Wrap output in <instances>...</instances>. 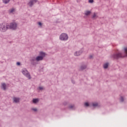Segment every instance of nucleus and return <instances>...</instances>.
Wrapping results in <instances>:
<instances>
[{
    "label": "nucleus",
    "instance_id": "f8f14e48",
    "mask_svg": "<svg viewBox=\"0 0 127 127\" xmlns=\"http://www.w3.org/2000/svg\"><path fill=\"white\" fill-rule=\"evenodd\" d=\"M103 67L104 69H107V68L109 67V64L108 63L105 64L103 65Z\"/></svg>",
    "mask_w": 127,
    "mask_h": 127
},
{
    "label": "nucleus",
    "instance_id": "f3484780",
    "mask_svg": "<svg viewBox=\"0 0 127 127\" xmlns=\"http://www.w3.org/2000/svg\"><path fill=\"white\" fill-rule=\"evenodd\" d=\"M38 102V99H33V103H34L36 104V103H37Z\"/></svg>",
    "mask_w": 127,
    "mask_h": 127
},
{
    "label": "nucleus",
    "instance_id": "5701e85b",
    "mask_svg": "<svg viewBox=\"0 0 127 127\" xmlns=\"http://www.w3.org/2000/svg\"><path fill=\"white\" fill-rule=\"evenodd\" d=\"M89 2H90L91 3L94 2V0H89Z\"/></svg>",
    "mask_w": 127,
    "mask_h": 127
},
{
    "label": "nucleus",
    "instance_id": "412c9836",
    "mask_svg": "<svg viewBox=\"0 0 127 127\" xmlns=\"http://www.w3.org/2000/svg\"><path fill=\"white\" fill-rule=\"evenodd\" d=\"M120 101H121V102H124V97H123V96L121 97Z\"/></svg>",
    "mask_w": 127,
    "mask_h": 127
},
{
    "label": "nucleus",
    "instance_id": "a878e982",
    "mask_svg": "<svg viewBox=\"0 0 127 127\" xmlns=\"http://www.w3.org/2000/svg\"><path fill=\"white\" fill-rule=\"evenodd\" d=\"M32 110L33 111H34V112H36V111H37V109H36V108H33Z\"/></svg>",
    "mask_w": 127,
    "mask_h": 127
},
{
    "label": "nucleus",
    "instance_id": "aec40b11",
    "mask_svg": "<svg viewBox=\"0 0 127 127\" xmlns=\"http://www.w3.org/2000/svg\"><path fill=\"white\" fill-rule=\"evenodd\" d=\"M14 11V8H12V9L9 10V12H10V13L13 12Z\"/></svg>",
    "mask_w": 127,
    "mask_h": 127
},
{
    "label": "nucleus",
    "instance_id": "dca6fc26",
    "mask_svg": "<svg viewBox=\"0 0 127 127\" xmlns=\"http://www.w3.org/2000/svg\"><path fill=\"white\" fill-rule=\"evenodd\" d=\"M2 1L3 3L6 4V3H8V2L10 1V0H2Z\"/></svg>",
    "mask_w": 127,
    "mask_h": 127
},
{
    "label": "nucleus",
    "instance_id": "7ed1b4c3",
    "mask_svg": "<svg viewBox=\"0 0 127 127\" xmlns=\"http://www.w3.org/2000/svg\"><path fill=\"white\" fill-rule=\"evenodd\" d=\"M21 72L25 76V77H27L29 79H31V76H30V74L28 72V71L26 68H23L21 70Z\"/></svg>",
    "mask_w": 127,
    "mask_h": 127
},
{
    "label": "nucleus",
    "instance_id": "c756f323",
    "mask_svg": "<svg viewBox=\"0 0 127 127\" xmlns=\"http://www.w3.org/2000/svg\"><path fill=\"white\" fill-rule=\"evenodd\" d=\"M72 83L74 84V82L72 81Z\"/></svg>",
    "mask_w": 127,
    "mask_h": 127
},
{
    "label": "nucleus",
    "instance_id": "f03ea898",
    "mask_svg": "<svg viewBox=\"0 0 127 127\" xmlns=\"http://www.w3.org/2000/svg\"><path fill=\"white\" fill-rule=\"evenodd\" d=\"M7 29H9L8 24L4 23L0 24V31H1V32H5Z\"/></svg>",
    "mask_w": 127,
    "mask_h": 127
},
{
    "label": "nucleus",
    "instance_id": "423d86ee",
    "mask_svg": "<svg viewBox=\"0 0 127 127\" xmlns=\"http://www.w3.org/2000/svg\"><path fill=\"white\" fill-rule=\"evenodd\" d=\"M37 2V0H30L28 4L31 7L34 3Z\"/></svg>",
    "mask_w": 127,
    "mask_h": 127
},
{
    "label": "nucleus",
    "instance_id": "0eeeda50",
    "mask_svg": "<svg viewBox=\"0 0 127 127\" xmlns=\"http://www.w3.org/2000/svg\"><path fill=\"white\" fill-rule=\"evenodd\" d=\"M1 85V88L3 89L4 91H5V90H6V84L4 83H2Z\"/></svg>",
    "mask_w": 127,
    "mask_h": 127
},
{
    "label": "nucleus",
    "instance_id": "9b49d317",
    "mask_svg": "<svg viewBox=\"0 0 127 127\" xmlns=\"http://www.w3.org/2000/svg\"><path fill=\"white\" fill-rule=\"evenodd\" d=\"M91 12L90 11H86L85 12V15L86 16L90 15L91 14Z\"/></svg>",
    "mask_w": 127,
    "mask_h": 127
},
{
    "label": "nucleus",
    "instance_id": "b1692460",
    "mask_svg": "<svg viewBox=\"0 0 127 127\" xmlns=\"http://www.w3.org/2000/svg\"><path fill=\"white\" fill-rule=\"evenodd\" d=\"M73 107H74V105H70L69 107V109H73Z\"/></svg>",
    "mask_w": 127,
    "mask_h": 127
},
{
    "label": "nucleus",
    "instance_id": "4468645a",
    "mask_svg": "<svg viewBox=\"0 0 127 127\" xmlns=\"http://www.w3.org/2000/svg\"><path fill=\"white\" fill-rule=\"evenodd\" d=\"M35 60H36V58H32L31 59V62H32V64H33V65H35V64H34L33 63V62L35 61Z\"/></svg>",
    "mask_w": 127,
    "mask_h": 127
},
{
    "label": "nucleus",
    "instance_id": "6ab92c4d",
    "mask_svg": "<svg viewBox=\"0 0 127 127\" xmlns=\"http://www.w3.org/2000/svg\"><path fill=\"white\" fill-rule=\"evenodd\" d=\"M93 107H98V103H95L92 104Z\"/></svg>",
    "mask_w": 127,
    "mask_h": 127
},
{
    "label": "nucleus",
    "instance_id": "20e7f679",
    "mask_svg": "<svg viewBox=\"0 0 127 127\" xmlns=\"http://www.w3.org/2000/svg\"><path fill=\"white\" fill-rule=\"evenodd\" d=\"M17 27V24L15 22H13L10 23L8 25L9 29H13V30H15Z\"/></svg>",
    "mask_w": 127,
    "mask_h": 127
},
{
    "label": "nucleus",
    "instance_id": "a211bd4d",
    "mask_svg": "<svg viewBox=\"0 0 127 127\" xmlns=\"http://www.w3.org/2000/svg\"><path fill=\"white\" fill-rule=\"evenodd\" d=\"M96 17H98L97 14L96 13H94L92 18H96Z\"/></svg>",
    "mask_w": 127,
    "mask_h": 127
},
{
    "label": "nucleus",
    "instance_id": "9d476101",
    "mask_svg": "<svg viewBox=\"0 0 127 127\" xmlns=\"http://www.w3.org/2000/svg\"><path fill=\"white\" fill-rule=\"evenodd\" d=\"M82 54V52L79 51V52H76V53L74 54L75 56H79V55H81Z\"/></svg>",
    "mask_w": 127,
    "mask_h": 127
},
{
    "label": "nucleus",
    "instance_id": "1a4fd4ad",
    "mask_svg": "<svg viewBox=\"0 0 127 127\" xmlns=\"http://www.w3.org/2000/svg\"><path fill=\"white\" fill-rule=\"evenodd\" d=\"M13 101L14 103H19V98H16V97H14L13 98Z\"/></svg>",
    "mask_w": 127,
    "mask_h": 127
},
{
    "label": "nucleus",
    "instance_id": "4be33fe9",
    "mask_svg": "<svg viewBox=\"0 0 127 127\" xmlns=\"http://www.w3.org/2000/svg\"><path fill=\"white\" fill-rule=\"evenodd\" d=\"M84 105L85 106V107H89V103L88 102H86L84 104Z\"/></svg>",
    "mask_w": 127,
    "mask_h": 127
},
{
    "label": "nucleus",
    "instance_id": "bb28decb",
    "mask_svg": "<svg viewBox=\"0 0 127 127\" xmlns=\"http://www.w3.org/2000/svg\"><path fill=\"white\" fill-rule=\"evenodd\" d=\"M39 90H43V87H39Z\"/></svg>",
    "mask_w": 127,
    "mask_h": 127
},
{
    "label": "nucleus",
    "instance_id": "c85d7f7f",
    "mask_svg": "<svg viewBox=\"0 0 127 127\" xmlns=\"http://www.w3.org/2000/svg\"><path fill=\"white\" fill-rule=\"evenodd\" d=\"M89 58H90V59H92V58H93V56H92V55L90 56Z\"/></svg>",
    "mask_w": 127,
    "mask_h": 127
},
{
    "label": "nucleus",
    "instance_id": "6e6552de",
    "mask_svg": "<svg viewBox=\"0 0 127 127\" xmlns=\"http://www.w3.org/2000/svg\"><path fill=\"white\" fill-rule=\"evenodd\" d=\"M43 60V57L38 56L36 58V61H41Z\"/></svg>",
    "mask_w": 127,
    "mask_h": 127
},
{
    "label": "nucleus",
    "instance_id": "393cba45",
    "mask_svg": "<svg viewBox=\"0 0 127 127\" xmlns=\"http://www.w3.org/2000/svg\"><path fill=\"white\" fill-rule=\"evenodd\" d=\"M38 25H40V26H41V25H42V23H41V22H38Z\"/></svg>",
    "mask_w": 127,
    "mask_h": 127
},
{
    "label": "nucleus",
    "instance_id": "f257e3e1",
    "mask_svg": "<svg viewBox=\"0 0 127 127\" xmlns=\"http://www.w3.org/2000/svg\"><path fill=\"white\" fill-rule=\"evenodd\" d=\"M125 52L126 55H123L122 53L119 52L117 53L116 54H114L112 57L114 59H119V58H124V57H126L127 56V48H125Z\"/></svg>",
    "mask_w": 127,
    "mask_h": 127
},
{
    "label": "nucleus",
    "instance_id": "2eb2a0df",
    "mask_svg": "<svg viewBox=\"0 0 127 127\" xmlns=\"http://www.w3.org/2000/svg\"><path fill=\"white\" fill-rule=\"evenodd\" d=\"M87 68V65H82L80 67V69L81 70H84L85 69H86Z\"/></svg>",
    "mask_w": 127,
    "mask_h": 127
},
{
    "label": "nucleus",
    "instance_id": "39448f33",
    "mask_svg": "<svg viewBox=\"0 0 127 127\" xmlns=\"http://www.w3.org/2000/svg\"><path fill=\"white\" fill-rule=\"evenodd\" d=\"M60 39L61 40H67L68 39V35L66 33H62L60 36Z\"/></svg>",
    "mask_w": 127,
    "mask_h": 127
},
{
    "label": "nucleus",
    "instance_id": "cd10ccee",
    "mask_svg": "<svg viewBox=\"0 0 127 127\" xmlns=\"http://www.w3.org/2000/svg\"><path fill=\"white\" fill-rule=\"evenodd\" d=\"M17 65H18V66H19V65H20V63L17 62Z\"/></svg>",
    "mask_w": 127,
    "mask_h": 127
},
{
    "label": "nucleus",
    "instance_id": "ddd939ff",
    "mask_svg": "<svg viewBox=\"0 0 127 127\" xmlns=\"http://www.w3.org/2000/svg\"><path fill=\"white\" fill-rule=\"evenodd\" d=\"M40 55H41V57H43V59L45 57V54L42 52H40Z\"/></svg>",
    "mask_w": 127,
    "mask_h": 127
}]
</instances>
